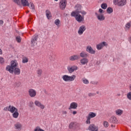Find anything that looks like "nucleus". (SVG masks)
Returning <instances> with one entry per match:
<instances>
[{
	"label": "nucleus",
	"instance_id": "f257e3e1",
	"mask_svg": "<svg viewBox=\"0 0 131 131\" xmlns=\"http://www.w3.org/2000/svg\"><path fill=\"white\" fill-rule=\"evenodd\" d=\"M18 67V63H17V60H12L11 62L10 66H7L6 68V71H9L10 73L13 74L14 73V69Z\"/></svg>",
	"mask_w": 131,
	"mask_h": 131
},
{
	"label": "nucleus",
	"instance_id": "f03ea898",
	"mask_svg": "<svg viewBox=\"0 0 131 131\" xmlns=\"http://www.w3.org/2000/svg\"><path fill=\"white\" fill-rule=\"evenodd\" d=\"M8 111L12 114L13 118H17L19 117V113L18 112V109L14 106L9 105L8 106Z\"/></svg>",
	"mask_w": 131,
	"mask_h": 131
},
{
	"label": "nucleus",
	"instance_id": "7ed1b4c3",
	"mask_svg": "<svg viewBox=\"0 0 131 131\" xmlns=\"http://www.w3.org/2000/svg\"><path fill=\"white\" fill-rule=\"evenodd\" d=\"M71 17H74L75 20L80 23L82 21L84 20V16H82L79 13H75V12H73L71 13Z\"/></svg>",
	"mask_w": 131,
	"mask_h": 131
},
{
	"label": "nucleus",
	"instance_id": "20e7f679",
	"mask_svg": "<svg viewBox=\"0 0 131 131\" xmlns=\"http://www.w3.org/2000/svg\"><path fill=\"white\" fill-rule=\"evenodd\" d=\"M62 78L64 81H66V82L68 81H73L76 78V76L75 75H72L70 76L67 75H64L62 76Z\"/></svg>",
	"mask_w": 131,
	"mask_h": 131
},
{
	"label": "nucleus",
	"instance_id": "39448f33",
	"mask_svg": "<svg viewBox=\"0 0 131 131\" xmlns=\"http://www.w3.org/2000/svg\"><path fill=\"white\" fill-rule=\"evenodd\" d=\"M127 3V0H113V4L119 7H123Z\"/></svg>",
	"mask_w": 131,
	"mask_h": 131
},
{
	"label": "nucleus",
	"instance_id": "423d86ee",
	"mask_svg": "<svg viewBox=\"0 0 131 131\" xmlns=\"http://www.w3.org/2000/svg\"><path fill=\"white\" fill-rule=\"evenodd\" d=\"M97 116V114L94 112L89 113V115L86 116V124H91V119L94 118Z\"/></svg>",
	"mask_w": 131,
	"mask_h": 131
},
{
	"label": "nucleus",
	"instance_id": "0eeeda50",
	"mask_svg": "<svg viewBox=\"0 0 131 131\" xmlns=\"http://www.w3.org/2000/svg\"><path fill=\"white\" fill-rule=\"evenodd\" d=\"M67 6V0H61L59 3V8L60 10L64 11Z\"/></svg>",
	"mask_w": 131,
	"mask_h": 131
},
{
	"label": "nucleus",
	"instance_id": "6e6552de",
	"mask_svg": "<svg viewBox=\"0 0 131 131\" xmlns=\"http://www.w3.org/2000/svg\"><path fill=\"white\" fill-rule=\"evenodd\" d=\"M77 69H78V67L76 66H69L67 67V70L69 73H73Z\"/></svg>",
	"mask_w": 131,
	"mask_h": 131
},
{
	"label": "nucleus",
	"instance_id": "1a4fd4ad",
	"mask_svg": "<svg viewBox=\"0 0 131 131\" xmlns=\"http://www.w3.org/2000/svg\"><path fill=\"white\" fill-rule=\"evenodd\" d=\"M38 38V36L37 35H34L31 40V45L34 47L37 45V39Z\"/></svg>",
	"mask_w": 131,
	"mask_h": 131
},
{
	"label": "nucleus",
	"instance_id": "9d476101",
	"mask_svg": "<svg viewBox=\"0 0 131 131\" xmlns=\"http://www.w3.org/2000/svg\"><path fill=\"white\" fill-rule=\"evenodd\" d=\"M85 30H86V28L85 27V26L83 25L81 26L79 28V29L78 30V33L79 35H82Z\"/></svg>",
	"mask_w": 131,
	"mask_h": 131
},
{
	"label": "nucleus",
	"instance_id": "9b49d317",
	"mask_svg": "<svg viewBox=\"0 0 131 131\" xmlns=\"http://www.w3.org/2000/svg\"><path fill=\"white\" fill-rule=\"evenodd\" d=\"M95 14L99 21H104V20H105V16L103 13H98L95 12Z\"/></svg>",
	"mask_w": 131,
	"mask_h": 131
},
{
	"label": "nucleus",
	"instance_id": "f8f14e48",
	"mask_svg": "<svg viewBox=\"0 0 131 131\" xmlns=\"http://www.w3.org/2000/svg\"><path fill=\"white\" fill-rule=\"evenodd\" d=\"M82 7L80 4H77L75 6V11L72 12V13H75V14H79V12L81 11Z\"/></svg>",
	"mask_w": 131,
	"mask_h": 131
},
{
	"label": "nucleus",
	"instance_id": "ddd939ff",
	"mask_svg": "<svg viewBox=\"0 0 131 131\" xmlns=\"http://www.w3.org/2000/svg\"><path fill=\"white\" fill-rule=\"evenodd\" d=\"M88 129L90 131H99V127L94 124H91L89 125Z\"/></svg>",
	"mask_w": 131,
	"mask_h": 131
},
{
	"label": "nucleus",
	"instance_id": "4468645a",
	"mask_svg": "<svg viewBox=\"0 0 131 131\" xmlns=\"http://www.w3.org/2000/svg\"><path fill=\"white\" fill-rule=\"evenodd\" d=\"M108 46V45L107 43H106V42L103 41L102 42H101L99 44H98L96 46V49H97V50L98 51H100V50H102V49H103V48H104V47H106Z\"/></svg>",
	"mask_w": 131,
	"mask_h": 131
},
{
	"label": "nucleus",
	"instance_id": "2eb2a0df",
	"mask_svg": "<svg viewBox=\"0 0 131 131\" xmlns=\"http://www.w3.org/2000/svg\"><path fill=\"white\" fill-rule=\"evenodd\" d=\"M86 52L89 53V54H91L92 55H95L96 54V51L93 49V48L91 46H88L86 48Z\"/></svg>",
	"mask_w": 131,
	"mask_h": 131
},
{
	"label": "nucleus",
	"instance_id": "dca6fc26",
	"mask_svg": "<svg viewBox=\"0 0 131 131\" xmlns=\"http://www.w3.org/2000/svg\"><path fill=\"white\" fill-rule=\"evenodd\" d=\"M29 95L31 98H34L36 96V91L33 89H30L28 91Z\"/></svg>",
	"mask_w": 131,
	"mask_h": 131
},
{
	"label": "nucleus",
	"instance_id": "f3484780",
	"mask_svg": "<svg viewBox=\"0 0 131 131\" xmlns=\"http://www.w3.org/2000/svg\"><path fill=\"white\" fill-rule=\"evenodd\" d=\"M34 104L35 106H37V107L40 108V109H45V106L39 101L35 100L34 101Z\"/></svg>",
	"mask_w": 131,
	"mask_h": 131
},
{
	"label": "nucleus",
	"instance_id": "a211bd4d",
	"mask_svg": "<svg viewBox=\"0 0 131 131\" xmlns=\"http://www.w3.org/2000/svg\"><path fill=\"white\" fill-rule=\"evenodd\" d=\"M77 107H78V104H77V103L72 102L69 107V110H71V109H77Z\"/></svg>",
	"mask_w": 131,
	"mask_h": 131
},
{
	"label": "nucleus",
	"instance_id": "6ab92c4d",
	"mask_svg": "<svg viewBox=\"0 0 131 131\" xmlns=\"http://www.w3.org/2000/svg\"><path fill=\"white\" fill-rule=\"evenodd\" d=\"M110 123H118V120L117 118L115 116H112L108 120Z\"/></svg>",
	"mask_w": 131,
	"mask_h": 131
},
{
	"label": "nucleus",
	"instance_id": "aec40b11",
	"mask_svg": "<svg viewBox=\"0 0 131 131\" xmlns=\"http://www.w3.org/2000/svg\"><path fill=\"white\" fill-rule=\"evenodd\" d=\"M79 56L78 55H74L70 57L69 59L70 61H76L79 60Z\"/></svg>",
	"mask_w": 131,
	"mask_h": 131
},
{
	"label": "nucleus",
	"instance_id": "412c9836",
	"mask_svg": "<svg viewBox=\"0 0 131 131\" xmlns=\"http://www.w3.org/2000/svg\"><path fill=\"white\" fill-rule=\"evenodd\" d=\"M80 57H81V58H88L89 57V53L84 52V51H82L80 53Z\"/></svg>",
	"mask_w": 131,
	"mask_h": 131
},
{
	"label": "nucleus",
	"instance_id": "4be33fe9",
	"mask_svg": "<svg viewBox=\"0 0 131 131\" xmlns=\"http://www.w3.org/2000/svg\"><path fill=\"white\" fill-rule=\"evenodd\" d=\"M80 62L81 65H86L89 63V59L88 58H82Z\"/></svg>",
	"mask_w": 131,
	"mask_h": 131
},
{
	"label": "nucleus",
	"instance_id": "5701e85b",
	"mask_svg": "<svg viewBox=\"0 0 131 131\" xmlns=\"http://www.w3.org/2000/svg\"><path fill=\"white\" fill-rule=\"evenodd\" d=\"M21 5L23 7H29V3L27 0H20Z\"/></svg>",
	"mask_w": 131,
	"mask_h": 131
},
{
	"label": "nucleus",
	"instance_id": "b1692460",
	"mask_svg": "<svg viewBox=\"0 0 131 131\" xmlns=\"http://www.w3.org/2000/svg\"><path fill=\"white\" fill-rule=\"evenodd\" d=\"M13 73L15 75H20V73H21V71H20V69H19L18 68H15L13 70Z\"/></svg>",
	"mask_w": 131,
	"mask_h": 131
},
{
	"label": "nucleus",
	"instance_id": "393cba45",
	"mask_svg": "<svg viewBox=\"0 0 131 131\" xmlns=\"http://www.w3.org/2000/svg\"><path fill=\"white\" fill-rule=\"evenodd\" d=\"M122 113H123V111L119 109L116 110V114L118 116H120L122 114Z\"/></svg>",
	"mask_w": 131,
	"mask_h": 131
},
{
	"label": "nucleus",
	"instance_id": "a878e982",
	"mask_svg": "<svg viewBox=\"0 0 131 131\" xmlns=\"http://www.w3.org/2000/svg\"><path fill=\"white\" fill-rule=\"evenodd\" d=\"M14 126L16 129H20V128H21V127H22V125L19 122H17L16 124H15Z\"/></svg>",
	"mask_w": 131,
	"mask_h": 131
},
{
	"label": "nucleus",
	"instance_id": "bb28decb",
	"mask_svg": "<svg viewBox=\"0 0 131 131\" xmlns=\"http://www.w3.org/2000/svg\"><path fill=\"white\" fill-rule=\"evenodd\" d=\"M106 12L107 14H111L112 13H113V9L111 7H108L106 9Z\"/></svg>",
	"mask_w": 131,
	"mask_h": 131
},
{
	"label": "nucleus",
	"instance_id": "cd10ccee",
	"mask_svg": "<svg viewBox=\"0 0 131 131\" xmlns=\"http://www.w3.org/2000/svg\"><path fill=\"white\" fill-rule=\"evenodd\" d=\"M46 16L48 18V19H50L51 17V12H50V11L49 10H46Z\"/></svg>",
	"mask_w": 131,
	"mask_h": 131
},
{
	"label": "nucleus",
	"instance_id": "c85d7f7f",
	"mask_svg": "<svg viewBox=\"0 0 131 131\" xmlns=\"http://www.w3.org/2000/svg\"><path fill=\"white\" fill-rule=\"evenodd\" d=\"M107 5L106 3H103L101 5V7L103 9V10H106V9H107Z\"/></svg>",
	"mask_w": 131,
	"mask_h": 131
},
{
	"label": "nucleus",
	"instance_id": "c756f323",
	"mask_svg": "<svg viewBox=\"0 0 131 131\" xmlns=\"http://www.w3.org/2000/svg\"><path fill=\"white\" fill-rule=\"evenodd\" d=\"M75 126V122H71L69 125V128H73Z\"/></svg>",
	"mask_w": 131,
	"mask_h": 131
},
{
	"label": "nucleus",
	"instance_id": "7c9ffc66",
	"mask_svg": "<svg viewBox=\"0 0 131 131\" xmlns=\"http://www.w3.org/2000/svg\"><path fill=\"white\" fill-rule=\"evenodd\" d=\"M13 3H15V4H16L18 6H20L21 5V2L20 0H12Z\"/></svg>",
	"mask_w": 131,
	"mask_h": 131
},
{
	"label": "nucleus",
	"instance_id": "2f4dec72",
	"mask_svg": "<svg viewBox=\"0 0 131 131\" xmlns=\"http://www.w3.org/2000/svg\"><path fill=\"white\" fill-rule=\"evenodd\" d=\"M54 24H55V25H56L57 26H59L60 24V19H56L54 21Z\"/></svg>",
	"mask_w": 131,
	"mask_h": 131
},
{
	"label": "nucleus",
	"instance_id": "473e14b6",
	"mask_svg": "<svg viewBox=\"0 0 131 131\" xmlns=\"http://www.w3.org/2000/svg\"><path fill=\"white\" fill-rule=\"evenodd\" d=\"M79 14H81L82 16H83V17H84V16H85V15H86V12L84 11V10H81V11H80Z\"/></svg>",
	"mask_w": 131,
	"mask_h": 131
},
{
	"label": "nucleus",
	"instance_id": "72a5a7b5",
	"mask_svg": "<svg viewBox=\"0 0 131 131\" xmlns=\"http://www.w3.org/2000/svg\"><path fill=\"white\" fill-rule=\"evenodd\" d=\"M28 61H29V59L27 57H24L23 58V63L24 64H25V63H27V62H28Z\"/></svg>",
	"mask_w": 131,
	"mask_h": 131
},
{
	"label": "nucleus",
	"instance_id": "f704fd0d",
	"mask_svg": "<svg viewBox=\"0 0 131 131\" xmlns=\"http://www.w3.org/2000/svg\"><path fill=\"white\" fill-rule=\"evenodd\" d=\"M37 73L39 76H41V74L42 73V70L41 69H39L37 71Z\"/></svg>",
	"mask_w": 131,
	"mask_h": 131
},
{
	"label": "nucleus",
	"instance_id": "c9c22d12",
	"mask_svg": "<svg viewBox=\"0 0 131 131\" xmlns=\"http://www.w3.org/2000/svg\"><path fill=\"white\" fill-rule=\"evenodd\" d=\"M103 125L104 127H108V126H109V123H108V122L105 121L103 122Z\"/></svg>",
	"mask_w": 131,
	"mask_h": 131
},
{
	"label": "nucleus",
	"instance_id": "e433bc0d",
	"mask_svg": "<svg viewBox=\"0 0 131 131\" xmlns=\"http://www.w3.org/2000/svg\"><path fill=\"white\" fill-rule=\"evenodd\" d=\"M21 37L20 36H18L16 37V40L17 41V42H21Z\"/></svg>",
	"mask_w": 131,
	"mask_h": 131
},
{
	"label": "nucleus",
	"instance_id": "4c0bfd02",
	"mask_svg": "<svg viewBox=\"0 0 131 131\" xmlns=\"http://www.w3.org/2000/svg\"><path fill=\"white\" fill-rule=\"evenodd\" d=\"M34 131H45V130L42 129H40V128H39V127H36Z\"/></svg>",
	"mask_w": 131,
	"mask_h": 131
},
{
	"label": "nucleus",
	"instance_id": "58836bf2",
	"mask_svg": "<svg viewBox=\"0 0 131 131\" xmlns=\"http://www.w3.org/2000/svg\"><path fill=\"white\" fill-rule=\"evenodd\" d=\"M127 98L128 100H131V92H129L127 94Z\"/></svg>",
	"mask_w": 131,
	"mask_h": 131
},
{
	"label": "nucleus",
	"instance_id": "ea45409f",
	"mask_svg": "<svg viewBox=\"0 0 131 131\" xmlns=\"http://www.w3.org/2000/svg\"><path fill=\"white\" fill-rule=\"evenodd\" d=\"M82 81L83 83H84L85 84H89V80L85 79H83Z\"/></svg>",
	"mask_w": 131,
	"mask_h": 131
},
{
	"label": "nucleus",
	"instance_id": "a19ab883",
	"mask_svg": "<svg viewBox=\"0 0 131 131\" xmlns=\"http://www.w3.org/2000/svg\"><path fill=\"white\" fill-rule=\"evenodd\" d=\"M5 62V59H4V58L0 57V63L1 64H4Z\"/></svg>",
	"mask_w": 131,
	"mask_h": 131
},
{
	"label": "nucleus",
	"instance_id": "79ce46f5",
	"mask_svg": "<svg viewBox=\"0 0 131 131\" xmlns=\"http://www.w3.org/2000/svg\"><path fill=\"white\" fill-rule=\"evenodd\" d=\"M96 93H89L88 94V96L89 97H94L95 96H96Z\"/></svg>",
	"mask_w": 131,
	"mask_h": 131
},
{
	"label": "nucleus",
	"instance_id": "37998d69",
	"mask_svg": "<svg viewBox=\"0 0 131 131\" xmlns=\"http://www.w3.org/2000/svg\"><path fill=\"white\" fill-rule=\"evenodd\" d=\"M30 8L32 10H34V5L33 3L31 4V5L30 6Z\"/></svg>",
	"mask_w": 131,
	"mask_h": 131
},
{
	"label": "nucleus",
	"instance_id": "c03bdc74",
	"mask_svg": "<svg viewBox=\"0 0 131 131\" xmlns=\"http://www.w3.org/2000/svg\"><path fill=\"white\" fill-rule=\"evenodd\" d=\"M91 83H92V84H94L95 85H97V84H98V81H91Z\"/></svg>",
	"mask_w": 131,
	"mask_h": 131
},
{
	"label": "nucleus",
	"instance_id": "a18cd8bd",
	"mask_svg": "<svg viewBox=\"0 0 131 131\" xmlns=\"http://www.w3.org/2000/svg\"><path fill=\"white\" fill-rule=\"evenodd\" d=\"M126 28H130V24L129 23H127L126 25Z\"/></svg>",
	"mask_w": 131,
	"mask_h": 131
},
{
	"label": "nucleus",
	"instance_id": "49530a36",
	"mask_svg": "<svg viewBox=\"0 0 131 131\" xmlns=\"http://www.w3.org/2000/svg\"><path fill=\"white\" fill-rule=\"evenodd\" d=\"M104 11L103 10V9L100 8L99 9V12L100 13V14H102V13H104Z\"/></svg>",
	"mask_w": 131,
	"mask_h": 131
},
{
	"label": "nucleus",
	"instance_id": "de8ad7c7",
	"mask_svg": "<svg viewBox=\"0 0 131 131\" xmlns=\"http://www.w3.org/2000/svg\"><path fill=\"white\" fill-rule=\"evenodd\" d=\"M67 112H66V111H62V114L63 115H66L67 114Z\"/></svg>",
	"mask_w": 131,
	"mask_h": 131
},
{
	"label": "nucleus",
	"instance_id": "09e8293b",
	"mask_svg": "<svg viewBox=\"0 0 131 131\" xmlns=\"http://www.w3.org/2000/svg\"><path fill=\"white\" fill-rule=\"evenodd\" d=\"M5 111H9V107H6L4 108Z\"/></svg>",
	"mask_w": 131,
	"mask_h": 131
},
{
	"label": "nucleus",
	"instance_id": "8fccbe9b",
	"mask_svg": "<svg viewBox=\"0 0 131 131\" xmlns=\"http://www.w3.org/2000/svg\"><path fill=\"white\" fill-rule=\"evenodd\" d=\"M72 114H73V115H76V114H77V111H73Z\"/></svg>",
	"mask_w": 131,
	"mask_h": 131
},
{
	"label": "nucleus",
	"instance_id": "3c124183",
	"mask_svg": "<svg viewBox=\"0 0 131 131\" xmlns=\"http://www.w3.org/2000/svg\"><path fill=\"white\" fill-rule=\"evenodd\" d=\"M29 106H30V107H33V102H30Z\"/></svg>",
	"mask_w": 131,
	"mask_h": 131
},
{
	"label": "nucleus",
	"instance_id": "603ef678",
	"mask_svg": "<svg viewBox=\"0 0 131 131\" xmlns=\"http://www.w3.org/2000/svg\"><path fill=\"white\" fill-rule=\"evenodd\" d=\"M4 24V20H0V25H3Z\"/></svg>",
	"mask_w": 131,
	"mask_h": 131
},
{
	"label": "nucleus",
	"instance_id": "864d4df0",
	"mask_svg": "<svg viewBox=\"0 0 131 131\" xmlns=\"http://www.w3.org/2000/svg\"><path fill=\"white\" fill-rule=\"evenodd\" d=\"M3 54V51L2 50V49H0V55H2Z\"/></svg>",
	"mask_w": 131,
	"mask_h": 131
},
{
	"label": "nucleus",
	"instance_id": "5fc2aeb1",
	"mask_svg": "<svg viewBox=\"0 0 131 131\" xmlns=\"http://www.w3.org/2000/svg\"><path fill=\"white\" fill-rule=\"evenodd\" d=\"M111 127H115V125H111Z\"/></svg>",
	"mask_w": 131,
	"mask_h": 131
},
{
	"label": "nucleus",
	"instance_id": "6e6d98bb",
	"mask_svg": "<svg viewBox=\"0 0 131 131\" xmlns=\"http://www.w3.org/2000/svg\"><path fill=\"white\" fill-rule=\"evenodd\" d=\"M117 96H118V97L120 96V94H117Z\"/></svg>",
	"mask_w": 131,
	"mask_h": 131
},
{
	"label": "nucleus",
	"instance_id": "4d7b16f0",
	"mask_svg": "<svg viewBox=\"0 0 131 131\" xmlns=\"http://www.w3.org/2000/svg\"><path fill=\"white\" fill-rule=\"evenodd\" d=\"M55 2H58L59 0H54Z\"/></svg>",
	"mask_w": 131,
	"mask_h": 131
},
{
	"label": "nucleus",
	"instance_id": "13d9d810",
	"mask_svg": "<svg viewBox=\"0 0 131 131\" xmlns=\"http://www.w3.org/2000/svg\"><path fill=\"white\" fill-rule=\"evenodd\" d=\"M96 94H99V91H97V92H96Z\"/></svg>",
	"mask_w": 131,
	"mask_h": 131
},
{
	"label": "nucleus",
	"instance_id": "bf43d9fd",
	"mask_svg": "<svg viewBox=\"0 0 131 131\" xmlns=\"http://www.w3.org/2000/svg\"><path fill=\"white\" fill-rule=\"evenodd\" d=\"M27 13H29V11H28Z\"/></svg>",
	"mask_w": 131,
	"mask_h": 131
}]
</instances>
